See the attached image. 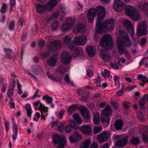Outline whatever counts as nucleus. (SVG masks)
<instances>
[{
    "instance_id": "f257e3e1",
    "label": "nucleus",
    "mask_w": 148,
    "mask_h": 148,
    "mask_svg": "<svg viewBox=\"0 0 148 148\" xmlns=\"http://www.w3.org/2000/svg\"><path fill=\"white\" fill-rule=\"evenodd\" d=\"M106 13V9L101 6H98L96 8H92L89 10L87 16L89 22L92 23L95 16L97 15V20L96 25V30L95 33L101 34L112 31L114 27V21L113 18L106 20L102 23Z\"/></svg>"
},
{
    "instance_id": "f03ea898",
    "label": "nucleus",
    "mask_w": 148,
    "mask_h": 148,
    "mask_svg": "<svg viewBox=\"0 0 148 148\" xmlns=\"http://www.w3.org/2000/svg\"><path fill=\"white\" fill-rule=\"evenodd\" d=\"M116 42L118 50L120 54L124 53L128 58H130V55L124 48V46L129 47L132 45V42L129 36L124 31H120L117 36Z\"/></svg>"
},
{
    "instance_id": "7ed1b4c3",
    "label": "nucleus",
    "mask_w": 148,
    "mask_h": 148,
    "mask_svg": "<svg viewBox=\"0 0 148 148\" xmlns=\"http://www.w3.org/2000/svg\"><path fill=\"white\" fill-rule=\"evenodd\" d=\"M57 3V1H51L46 5L37 4L36 5V10L39 13H44L47 10L51 11Z\"/></svg>"
},
{
    "instance_id": "20e7f679",
    "label": "nucleus",
    "mask_w": 148,
    "mask_h": 148,
    "mask_svg": "<svg viewBox=\"0 0 148 148\" xmlns=\"http://www.w3.org/2000/svg\"><path fill=\"white\" fill-rule=\"evenodd\" d=\"M125 14L134 21H137L140 20L141 17L138 12L133 6L127 5L125 8Z\"/></svg>"
},
{
    "instance_id": "39448f33",
    "label": "nucleus",
    "mask_w": 148,
    "mask_h": 148,
    "mask_svg": "<svg viewBox=\"0 0 148 148\" xmlns=\"http://www.w3.org/2000/svg\"><path fill=\"white\" fill-rule=\"evenodd\" d=\"M114 44L112 36L107 34L103 36L101 38L100 45L103 47L112 46Z\"/></svg>"
},
{
    "instance_id": "423d86ee",
    "label": "nucleus",
    "mask_w": 148,
    "mask_h": 148,
    "mask_svg": "<svg viewBox=\"0 0 148 148\" xmlns=\"http://www.w3.org/2000/svg\"><path fill=\"white\" fill-rule=\"evenodd\" d=\"M34 107L36 110H40L42 115L41 118L45 119V117L47 115V110L48 108L45 107L39 101H36L33 103Z\"/></svg>"
},
{
    "instance_id": "0eeeda50",
    "label": "nucleus",
    "mask_w": 148,
    "mask_h": 148,
    "mask_svg": "<svg viewBox=\"0 0 148 148\" xmlns=\"http://www.w3.org/2000/svg\"><path fill=\"white\" fill-rule=\"evenodd\" d=\"M53 141L55 143L58 144V148H64L65 145L67 143L64 136H60L58 134H56L54 135Z\"/></svg>"
},
{
    "instance_id": "6e6552de",
    "label": "nucleus",
    "mask_w": 148,
    "mask_h": 148,
    "mask_svg": "<svg viewBox=\"0 0 148 148\" xmlns=\"http://www.w3.org/2000/svg\"><path fill=\"white\" fill-rule=\"evenodd\" d=\"M111 114V108L107 106L106 109L101 112V120L102 122H106L109 123L110 121V116Z\"/></svg>"
},
{
    "instance_id": "1a4fd4ad",
    "label": "nucleus",
    "mask_w": 148,
    "mask_h": 148,
    "mask_svg": "<svg viewBox=\"0 0 148 148\" xmlns=\"http://www.w3.org/2000/svg\"><path fill=\"white\" fill-rule=\"evenodd\" d=\"M75 19L74 17H70L66 20V23L63 24L60 28L63 31H66L71 29L74 25Z\"/></svg>"
},
{
    "instance_id": "9d476101",
    "label": "nucleus",
    "mask_w": 148,
    "mask_h": 148,
    "mask_svg": "<svg viewBox=\"0 0 148 148\" xmlns=\"http://www.w3.org/2000/svg\"><path fill=\"white\" fill-rule=\"evenodd\" d=\"M72 35H67L64 38V44L66 46H69V49L71 50L75 51L77 50V48L75 47L74 43H71L69 45V44L71 40L73 38Z\"/></svg>"
},
{
    "instance_id": "9b49d317",
    "label": "nucleus",
    "mask_w": 148,
    "mask_h": 148,
    "mask_svg": "<svg viewBox=\"0 0 148 148\" xmlns=\"http://www.w3.org/2000/svg\"><path fill=\"white\" fill-rule=\"evenodd\" d=\"M146 26L145 23L142 22L140 23L137 26V34L138 36H140L146 34Z\"/></svg>"
},
{
    "instance_id": "f8f14e48",
    "label": "nucleus",
    "mask_w": 148,
    "mask_h": 148,
    "mask_svg": "<svg viewBox=\"0 0 148 148\" xmlns=\"http://www.w3.org/2000/svg\"><path fill=\"white\" fill-rule=\"evenodd\" d=\"M73 41L74 43L76 45H84L86 44L87 39L86 36L82 35L79 36L75 37Z\"/></svg>"
},
{
    "instance_id": "ddd939ff",
    "label": "nucleus",
    "mask_w": 148,
    "mask_h": 148,
    "mask_svg": "<svg viewBox=\"0 0 148 148\" xmlns=\"http://www.w3.org/2000/svg\"><path fill=\"white\" fill-rule=\"evenodd\" d=\"M110 136V134L108 131H105L97 135V139L100 143L106 141Z\"/></svg>"
},
{
    "instance_id": "4468645a",
    "label": "nucleus",
    "mask_w": 148,
    "mask_h": 148,
    "mask_svg": "<svg viewBox=\"0 0 148 148\" xmlns=\"http://www.w3.org/2000/svg\"><path fill=\"white\" fill-rule=\"evenodd\" d=\"M60 46V41L56 40L51 43L48 47V49L50 51H53L59 49Z\"/></svg>"
},
{
    "instance_id": "2eb2a0df",
    "label": "nucleus",
    "mask_w": 148,
    "mask_h": 148,
    "mask_svg": "<svg viewBox=\"0 0 148 148\" xmlns=\"http://www.w3.org/2000/svg\"><path fill=\"white\" fill-rule=\"evenodd\" d=\"M82 138L81 135L79 132H75L73 133V135L69 136L68 140L70 143H74L79 141L81 140Z\"/></svg>"
},
{
    "instance_id": "dca6fc26",
    "label": "nucleus",
    "mask_w": 148,
    "mask_h": 148,
    "mask_svg": "<svg viewBox=\"0 0 148 148\" xmlns=\"http://www.w3.org/2000/svg\"><path fill=\"white\" fill-rule=\"evenodd\" d=\"M124 26L127 29L128 31L132 35L134 34V26L127 19L125 20L123 23Z\"/></svg>"
},
{
    "instance_id": "f3484780",
    "label": "nucleus",
    "mask_w": 148,
    "mask_h": 148,
    "mask_svg": "<svg viewBox=\"0 0 148 148\" xmlns=\"http://www.w3.org/2000/svg\"><path fill=\"white\" fill-rule=\"evenodd\" d=\"M79 109L80 113L85 119H89L90 118V112L86 107L81 106L79 107Z\"/></svg>"
},
{
    "instance_id": "a211bd4d",
    "label": "nucleus",
    "mask_w": 148,
    "mask_h": 148,
    "mask_svg": "<svg viewBox=\"0 0 148 148\" xmlns=\"http://www.w3.org/2000/svg\"><path fill=\"white\" fill-rule=\"evenodd\" d=\"M71 58V55L67 52H64L61 55V61L65 64H67L69 63Z\"/></svg>"
},
{
    "instance_id": "6ab92c4d",
    "label": "nucleus",
    "mask_w": 148,
    "mask_h": 148,
    "mask_svg": "<svg viewBox=\"0 0 148 148\" xmlns=\"http://www.w3.org/2000/svg\"><path fill=\"white\" fill-rule=\"evenodd\" d=\"M85 29V26L81 23H76L73 28V32L76 34L84 32Z\"/></svg>"
},
{
    "instance_id": "aec40b11",
    "label": "nucleus",
    "mask_w": 148,
    "mask_h": 148,
    "mask_svg": "<svg viewBox=\"0 0 148 148\" xmlns=\"http://www.w3.org/2000/svg\"><path fill=\"white\" fill-rule=\"evenodd\" d=\"M125 3L122 1H115L113 6L114 9L117 11H121L123 9Z\"/></svg>"
},
{
    "instance_id": "412c9836",
    "label": "nucleus",
    "mask_w": 148,
    "mask_h": 148,
    "mask_svg": "<svg viewBox=\"0 0 148 148\" xmlns=\"http://www.w3.org/2000/svg\"><path fill=\"white\" fill-rule=\"evenodd\" d=\"M100 56L105 62L109 61L111 59V57L107 51L104 49L102 50L101 51Z\"/></svg>"
},
{
    "instance_id": "4be33fe9",
    "label": "nucleus",
    "mask_w": 148,
    "mask_h": 148,
    "mask_svg": "<svg viewBox=\"0 0 148 148\" xmlns=\"http://www.w3.org/2000/svg\"><path fill=\"white\" fill-rule=\"evenodd\" d=\"M80 130L83 134L86 135H89L92 134L91 128L88 125H84L81 127Z\"/></svg>"
},
{
    "instance_id": "5701e85b",
    "label": "nucleus",
    "mask_w": 148,
    "mask_h": 148,
    "mask_svg": "<svg viewBox=\"0 0 148 148\" xmlns=\"http://www.w3.org/2000/svg\"><path fill=\"white\" fill-rule=\"evenodd\" d=\"M58 59L57 55L56 54L53 55L51 58L47 61L48 64L51 66H55Z\"/></svg>"
},
{
    "instance_id": "b1692460",
    "label": "nucleus",
    "mask_w": 148,
    "mask_h": 148,
    "mask_svg": "<svg viewBox=\"0 0 148 148\" xmlns=\"http://www.w3.org/2000/svg\"><path fill=\"white\" fill-rule=\"evenodd\" d=\"M127 137L123 136L121 139L116 143V145L117 146L123 147L127 143Z\"/></svg>"
},
{
    "instance_id": "393cba45",
    "label": "nucleus",
    "mask_w": 148,
    "mask_h": 148,
    "mask_svg": "<svg viewBox=\"0 0 148 148\" xmlns=\"http://www.w3.org/2000/svg\"><path fill=\"white\" fill-rule=\"evenodd\" d=\"M148 100V94L145 95L143 98L139 101V105L141 107V109L143 110L144 108L143 107L144 105L146 103Z\"/></svg>"
},
{
    "instance_id": "a878e982",
    "label": "nucleus",
    "mask_w": 148,
    "mask_h": 148,
    "mask_svg": "<svg viewBox=\"0 0 148 148\" xmlns=\"http://www.w3.org/2000/svg\"><path fill=\"white\" fill-rule=\"evenodd\" d=\"M91 142V139H87L85 140L81 144L80 148H89Z\"/></svg>"
},
{
    "instance_id": "bb28decb",
    "label": "nucleus",
    "mask_w": 148,
    "mask_h": 148,
    "mask_svg": "<svg viewBox=\"0 0 148 148\" xmlns=\"http://www.w3.org/2000/svg\"><path fill=\"white\" fill-rule=\"evenodd\" d=\"M86 50L88 55L91 57L94 56L95 53V50L90 46L86 47Z\"/></svg>"
},
{
    "instance_id": "cd10ccee",
    "label": "nucleus",
    "mask_w": 148,
    "mask_h": 148,
    "mask_svg": "<svg viewBox=\"0 0 148 148\" xmlns=\"http://www.w3.org/2000/svg\"><path fill=\"white\" fill-rule=\"evenodd\" d=\"M138 7L142 9L144 14L148 17V3L140 5Z\"/></svg>"
},
{
    "instance_id": "c85d7f7f",
    "label": "nucleus",
    "mask_w": 148,
    "mask_h": 148,
    "mask_svg": "<svg viewBox=\"0 0 148 148\" xmlns=\"http://www.w3.org/2000/svg\"><path fill=\"white\" fill-rule=\"evenodd\" d=\"M13 134L12 135V138L13 140H15L17 137L18 132V127L16 123H13Z\"/></svg>"
},
{
    "instance_id": "c756f323",
    "label": "nucleus",
    "mask_w": 148,
    "mask_h": 148,
    "mask_svg": "<svg viewBox=\"0 0 148 148\" xmlns=\"http://www.w3.org/2000/svg\"><path fill=\"white\" fill-rule=\"evenodd\" d=\"M123 124L122 121L119 119L116 121L114 124V126L116 129L119 130L121 129L122 127Z\"/></svg>"
},
{
    "instance_id": "7c9ffc66",
    "label": "nucleus",
    "mask_w": 148,
    "mask_h": 148,
    "mask_svg": "<svg viewBox=\"0 0 148 148\" xmlns=\"http://www.w3.org/2000/svg\"><path fill=\"white\" fill-rule=\"evenodd\" d=\"M138 78L140 80H142L143 82V84L140 83V84L142 86H144V84L147 82H148L147 79L148 78L146 76L143 75L141 74H140L138 76Z\"/></svg>"
},
{
    "instance_id": "2f4dec72",
    "label": "nucleus",
    "mask_w": 148,
    "mask_h": 148,
    "mask_svg": "<svg viewBox=\"0 0 148 148\" xmlns=\"http://www.w3.org/2000/svg\"><path fill=\"white\" fill-rule=\"evenodd\" d=\"M73 117L74 121L78 124H81L82 123V121L78 114H74L73 115Z\"/></svg>"
},
{
    "instance_id": "473e14b6",
    "label": "nucleus",
    "mask_w": 148,
    "mask_h": 148,
    "mask_svg": "<svg viewBox=\"0 0 148 148\" xmlns=\"http://www.w3.org/2000/svg\"><path fill=\"white\" fill-rule=\"evenodd\" d=\"M93 121L96 124H98L100 122L99 114L98 113L95 114L93 117Z\"/></svg>"
},
{
    "instance_id": "72a5a7b5",
    "label": "nucleus",
    "mask_w": 148,
    "mask_h": 148,
    "mask_svg": "<svg viewBox=\"0 0 148 148\" xmlns=\"http://www.w3.org/2000/svg\"><path fill=\"white\" fill-rule=\"evenodd\" d=\"M26 106L27 115L28 117H30L32 112L31 109V106L28 103L26 105Z\"/></svg>"
},
{
    "instance_id": "f704fd0d",
    "label": "nucleus",
    "mask_w": 148,
    "mask_h": 148,
    "mask_svg": "<svg viewBox=\"0 0 148 148\" xmlns=\"http://www.w3.org/2000/svg\"><path fill=\"white\" fill-rule=\"evenodd\" d=\"M140 140L138 138L133 137L130 139V143L131 144L136 145L140 143Z\"/></svg>"
},
{
    "instance_id": "c9c22d12",
    "label": "nucleus",
    "mask_w": 148,
    "mask_h": 148,
    "mask_svg": "<svg viewBox=\"0 0 148 148\" xmlns=\"http://www.w3.org/2000/svg\"><path fill=\"white\" fill-rule=\"evenodd\" d=\"M102 130L101 126H95L94 127L93 133L95 134H96L101 132Z\"/></svg>"
},
{
    "instance_id": "e433bc0d",
    "label": "nucleus",
    "mask_w": 148,
    "mask_h": 148,
    "mask_svg": "<svg viewBox=\"0 0 148 148\" xmlns=\"http://www.w3.org/2000/svg\"><path fill=\"white\" fill-rule=\"evenodd\" d=\"M4 51L5 53V58L8 59H10L11 58L10 53H11V50L9 49H5Z\"/></svg>"
},
{
    "instance_id": "4c0bfd02",
    "label": "nucleus",
    "mask_w": 148,
    "mask_h": 148,
    "mask_svg": "<svg viewBox=\"0 0 148 148\" xmlns=\"http://www.w3.org/2000/svg\"><path fill=\"white\" fill-rule=\"evenodd\" d=\"M77 106L76 105H72L69 106L67 110L68 112L71 113L73 111L77 109Z\"/></svg>"
},
{
    "instance_id": "58836bf2",
    "label": "nucleus",
    "mask_w": 148,
    "mask_h": 148,
    "mask_svg": "<svg viewBox=\"0 0 148 148\" xmlns=\"http://www.w3.org/2000/svg\"><path fill=\"white\" fill-rule=\"evenodd\" d=\"M42 99L46 101L48 103H51L53 100L51 97H49L47 95H44L42 97Z\"/></svg>"
},
{
    "instance_id": "ea45409f",
    "label": "nucleus",
    "mask_w": 148,
    "mask_h": 148,
    "mask_svg": "<svg viewBox=\"0 0 148 148\" xmlns=\"http://www.w3.org/2000/svg\"><path fill=\"white\" fill-rule=\"evenodd\" d=\"M59 14L60 12L58 11H57L56 12H53L52 15L51 16V18H49V17H48V18L49 19L48 21L50 19H53L57 17H58Z\"/></svg>"
},
{
    "instance_id": "a19ab883",
    "label": "nucleus",
    "mask_w": 148,
    "mask_h": 148,
    "mask_svg": "<svg viewBox=\"0 0 148 148\" xmlns=\"http://www.w3.org/2000/svg\"><path fill=\"white\" fill-rule=\"evenodd\" d=\"M118 60V62H115L114 63H112L111 64V66L114 69H117L119 67V65L120 64V60L119 59Z\"/></svg>"
},
{
    "instance_id": "79ce46f5",
    "label": "nucleus",
    "mask_w": 148,
    "mask_h": 148,
    "mask_svg": "<svg viewBox=\"0 0 148 148\" xmlns=\"http://www.w3.org/2000/svg\"><path fill=\"white\" fill-rule=\"evenodd\" d=\"M68 71V69H66L64 67H60L59 69V72L62 76H63L64 73Z\"/></svg>"
},
{
    "instance_id": "37998d69",
    "label": "nucleus",
    "mask_w": 148,
    "mask_h": 148,
    "mask_svg": "<svg viewBox=\"0 0 148 148\" xmlns=\"http://www.w3.org/2000/svg\"><path fill=\"white\" fill-rule=\"evenodd\" d=\"M145 129L148 133V126L146 127ZM142 138L145 142L147 143H148V137L146 135L143 134L142 135Z\"/></svg>"
},
{
    "instance_id": "c03bdc74",
    "label": "nucleus",
    "mask_w": 148,
    "mask_h": 148,
    "mask_svg": "<svg viewBox=\"0 0 148 148\" xmlns=\"http://www.w3.org/2000/svg\"><path fill=\"white\" fill-rule=\"evenodd\" d=\"M59 24L56 21H54L52 24L51 27L53 30H56L58 28Z\"/></svg>"
},
{
    "instance_id": "a18cd8bd",
    "label": "nucleus",
    "mask_w": 148,
    "mask_h": 148,
    "mask_svg": "<svg viewBox=\"0 0 148 148\" xmlns=\"http://www.w3.org/2000/svg\"><path fill=\"white\" fill-rule=\"evenodd\" d=\"M94 82L96 84L97 86H101V79L99 76H98L96 78L94 79Z\"/></svg>"
},
{
    "instance_id": "49530a36",
    "label": "nucleus",
    "mask_w": 148,
    "mask_h": 148,
    "mask_svg": "<svg viewBox=\"0 0 148 148\" xmlns=\"http://www.w3.org/2000/svg\"><path fill=\"white\" fill-rule=\"evenodd\" d=\"M46 75L49 78L53 80L58 81L59 80H60V78H59V79H57V77H56L55 76H53L50 75L49 73L47 72L46 73Z\"/></svg>"
},
{
    "instance_id": "de8ad7c7",
    "label": "nucleus",
    "mask_w": 148,
    "mask_h": 148,
    "mask_svg": "<svg viewBox=\"0 0 148 148\" xmlns=\"http://www.w3.org/2000/svg\"><path fill=\"white\" fill-rule=\"evenodd\" d=\"M102 76L104 77H109L110 76V72L107 70L105 69L102 73Z\"/></svg>"
},
{
    "instance_id": "09e8293b",
    "label": "nucleus",
    "mask_w": 148,
    "mask_h": 148,
    "mask_svg": "<svg viewBox=\"0 0 148 148\" xmlns=\"http://www.w3.org/2000/svg\"><path fill=\"white\" fill-rule=\"evenodd\" d=\"M65 124L64 122V123H61L58 126L57 129V130L59 131L62 132L64 130V126Z\"/></svg>"
},
{
    "instance_id": "8fccbe9b",
    "label": "nucleus",
    "mask_w": 148,
    "mask_h": 148,
    "mask_svg": "<svg viewBox=\"0 0 148 148\" xmlns=\"http://www.w3.org/2000/svg\"><path fill=\"white\" fill-rule=\"evenodd\" d=\"M136 87V85H129L126 87L125 88V90L126 91H130L134 89Z\"/></svg>"
},
{
    "instance_id": "3c124183",
    "label": "nucleus",
    "mask_w": 148,
    "mask_h": 148,
    "mask_svg": "<svg viewBox=\"0 0 148 148\" xmlns=\"http://www.w3.org/2000/svg\"><path fill=\"white\" fill-rule=\"evenodd\" d=\"M14 27V24L13 21H11L8 25V27L10 30H13Z\"/></svg>"
},
{
    "instance_id": "603ef678",
    "label": "nucleus",
    "mask_w": 148,
    "mask_h": 148,
    "mask_svg": "<svg viewBox=\"0 0 148 148\" xmlns=\"http://www.w3.org/2000/svg\"><path fill=\"white\" fill-rule=\"evenodd\" d=\"M70 125L72 128L74 129H77L78 128L77 126L75 123L74 121L73 120H71L70 122Z\"/></svg>"
},
{
    "instance_id": "864d4df0",
    "label": "nucleus",
    "mask_w": 148,
    "mask_h": 148,
    "mask_svg": "<svg viewBox=\"0 0 148 148\" xmlns=\"http://www.w3.org/2000/svg\"><path fill=\"white\" fill-rule=\"evenodd\" d=\"M136 112L137 116L139 119L140 121H142L143 119V113L140 112Z\"/></svg>"
},
{
    "instance_id": "5fc2aeb1",
    "label": "nucleus",
    "mask_w": 148,
    "mask_h": 148,
    "mask_svg": "<svg viewBox=\"0 0 148 148\" xmlns=\"http://www.w3.org/2000/svg\"><path fill=\"white\" fill-rule=\"evenodd\" d=\"M13 89L10 88L9 89L8 91V97H12L13 94Z\"/></svg>"
},
{
    "instance_id": "6e6d98bb",
    "label": "nucleus",
    "mask_w": 148,
    "mask_h": 148,
    "mask_svg": "<svg viewBox=\"0 0 148 148\" xmlns=\"http://www.w3.org/2000/svg\"><path fill=\"white\" fill-rule=\"evenodd\" d=\"M60 9L62 12L63 13H66L68 10L67 8L65 7V6L64 5L61 6Z\"/></svg>"
},
{
    "instance_id": "4d7b16f0",
    "label": "nucleus",
    "mask_w": 148,
    "mask_h": 148,
    "mask_svg": "<svg viewBox=\"0 0 148 148\" xmlns=\"http://www.w3.org/2000/svg\"><path fill=\"white\" fill-rule=\"evenodd\" d=\"M7 6L5 4H3L1 9V12L2 13H4L6 10Z\"/></svg>"
},
{
    "instance_id": "13d9d810",
    "label": "nucleus",
    "mask_w": 148,
    "mask_h": 148,
    "mask_svg": "<svg viewBox=\"0 0 148 148\" xmlns=\"http://www.w3.org/2000/svg\"><path fill=\"white\" fill-rule=\"evenodd\" d=\"M40 115L38 112H36L35 114V117L34 118V120L36 121H37L40 117Z\"/></svg>"
},
{
    "instance_id": "bf43d9fd",
    "label": "nucleus",
    "mask_w": 148,
    "mask_h": 148,
    "mask_svg": "<svg viewBox=\"0 0 148 148\" xmlns=\"http://www.w3.org/2000/svg\"><path fill=\"white\" fill-rule=\"evenodd\" d=\"M15 86V81L14 79H12L11 82H10V87L11 88L13 89Z\"/></svg>"
},
{
    "instance_id": "052dcab7",
    "label": "nucleus",
    "mask_w": 148,
    "mask_h": 148,
    "mask_svg": "<svg viewBox=\"0 0 148 148\" xmlns=\"http://www.w3.org/2000/svg\"><path fill=\"white\" fill-rule=\"evenodd\" d=\"M39 91V90L37 89L36 92L34 93V95L32 96V99H34L36 97H39L38 95V92Z\"/></svg>"
},
{
    "instance_id": "680f3d73",
    "label": "nucleus",
    "mask_w": 148,
    "mask_h": 148,
    "mask_svg": "<svg viewBox=\"0 0 148 148\" xmlns=\"http://www.w3.org/2000/svg\"><path fill=\"white\" fill-rule=\"evenodd\" d=\"M147 40L145 38H143L140 41V44L141 46L145 45L146 42Z\"/></svg>"
},
{
    "instance_id": "e2e57ef3",
    "label": "nucleus",
    "mask_w": 148,
    "mask_h": 148,
    "mask_svg": "<svg viewBox=\"0 0 148 148\" xmlns=\"http://www.w3.org/2000/svg\"><path fill=\"white\" fill-rule=\"evenodd\" d=\"M65 130L67 133H70L71 131V128L69 125H67L65 127Z\"/></svg>"
},
{
    "instance_id": "0e129e2a",
    "label": "nucleus",
    "mask_w": 148,
    "mask_h": 148,
    "mask_svg": "<svg viewBox=\"0 0 148 148\" xmlns=\"http://www.w3.org/2000/svg\"><path fill=\"white\" fill-rule=\"evenodd\" d=\"M86 73L88 76H90L93 75L92 71L90 69H88L86 71Z\"/></svg>"
},
{
    "instance_id": "69168bd1",
    "label": "nucleus",
    "mask_w": 148,
    "mask_h": 148,
    "mask_svg": "<svg viewBox=\"0 0 148 148\" xmlns=\"http://www.w3.org/2000/svg\"><path fill=\"white\" fill-rule=\"evenodd\" d=\"M124 93V90H123L118 92L116 94V96L117 97H119L123 95Z\"/></svg>"
},
{
    "instance_id": "338daca9",
    "label": "nucleus",
    "mask_w": 148,
    "mask_h": 148,
    "mask_svg": "<svg viewBox=\"0 0 148 148\" xmlns=\"http://www.w3.org/2000/svg\"><path fill=\"white\" fill-rule=\"evenodd\" d=\"M77 93L79 95H81L84 93V90L82 89H79L77 90Z\"/></svg>"
},
{
    "instance_id": "774afa93",
    "label": "nucleus",
    "mask_w": 148,
    "mask_h": 148,
    "mask_svg": "<svg viewBox=\"0 0 148 148\" xmlns=\"http://www.w3.org/2000/svg\"><path fill=\"white\" fill-rule=\"evenodd\" d=\"M90 148H98L97 143L96 142L92 143L91 144Z\"/></svg>"
}]
</instances>
